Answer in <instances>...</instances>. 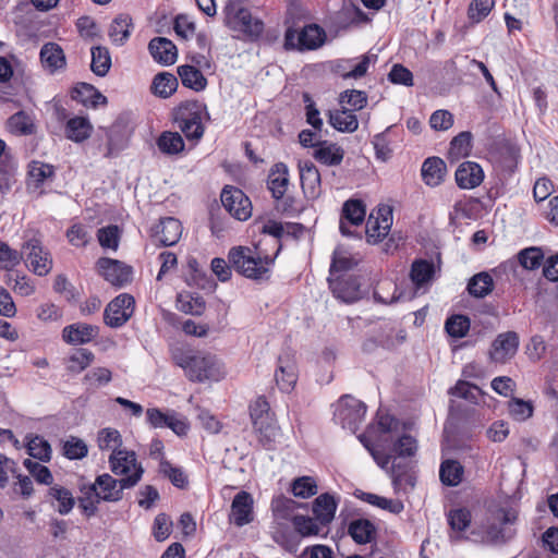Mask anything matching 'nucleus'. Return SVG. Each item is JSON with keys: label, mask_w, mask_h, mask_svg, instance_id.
<instances>
[{"label": "nucleus", "mask_w": 558, "mask_h": 558, "mask_svg": "<svg viewBox=\"0 0 558 558\" xmlns=\"http://www.w3.org/2000/svg\"><path fill=\"white\" fill-rule=\"evenodd\" d=\"M171 359L175 365L184 369L186 377L192 381H217L223 375L221 364L216 356L195 352L184 345L172 347Z\"/></svg>", "instance_id": "obj_1"}, {"label": "nucleus", "mask_w": 558, "mask_h": 558, "mask_svg": "<svg viewBox=\"0 0 558 558\" xmlns=\"http://www.w3.org/2000/svg\"><path fill=\"white\" fill-rule=\"evenodd\" d=\"M517 512L501 507L496 502L486 506L485 515L481 522V530L485 534V541L490 544L505 543L512 534L507 530V524H513Z\"/></svg>", "instance_id": "obj_2"}, {"label": "nucleus", "mask_w": 558, "mask_h": 558, "mask_svg": "<svg viewBox=\"0 0 558 558\" xmlns=\"http://www.w3.org/2000/svg\"><path fill=\"white\" fill-rule=\"evenodd\" d=\"M228 260L240 275L254 280L267 279L269 267L274 263L272 258L262 257L245 246L232 247L229 251Z\"/></svg>", "instance_id": "obj_3"}, {"label": "nucleus", "mask_w": 558, "mask_h": 558, "mask_svg": "<svg viewBox=\"0 0 558 558\" xmlns=\"http://www.w3.org/2000/svg\"><path fill=\"white\" fill-rule=\"evenodd\" d=\"M225 24L230 29L254 40L264 32V22L253 16L241 1H230L225 7Z\"/></svg>", "instance_id": "obj_4"}, {"label": "nucleus", "mask_w": 558, "mask_h": 558, "mask_svg": "<svg viewBox=\"0 0 558 558\" xmlns=\"http://www.w3.org/2000/svg\"><path fill=\"white\" fill-rule=\"evenodd\" d=\"M250 415L258 441L270 449L278 435V426L270 413V407L264 397H258L250 407Z\"/></svg>", "instance_id": "obj_5"}, {"label": "nucleus", "mask_w": 558, "mask_h": 558, "mask_svg": "<svg viewBox=\"0 0 558 558\" xmlns=\"http://www.w3.org/2000/svg\"><path fill=\"white\" fill-rule=\"evenodd\" d=\"M138 475L117 480L108 473L98 475L93 483L97 490V497L102 501L117 502L123 498V490L133 488L138 484Z\"/></svg>", "instance_id": "obj_6"}, {"label": "nucleus", "mask_w": 558, "mask_h": 558, "mask_svg": "<svg viewBox=\"0 0 558 558\" xmlns=\"http://www.w3.org/2000/svg\"><path fill=\"white\" fill-rule=\"evenodd\" d=\"M366 413V405L351 396L340 398L335 411V420L343 428L355 433L363 422Z\"/></svg>", "instance_id": "obj_7"}, {"label": "nucleus", "mask_w": 558, "mask_h": 558, "mask_svg": "<svg viewBox=\"0 0 558 558\" xmlns=\"http://www.w3.org/2000/svg\"><path fill=\"white\" fill-rule=\"evenodd\" d=\"M325 41V32L317 25L305 26L301 32L287 29L284 46L287 49L312 50L322 46Z\"/></svg>", "instance_id": "obj_8"}, {"label": "nucleus", "mask_w": 558, "mask_h": 558, "mask_svg": "<svg viewBox=\"0 0 558 558\" xmlns=\"http://www.w3.org/2000/svg\"><path fill=\"white\" fill-rule=\"evenodd\" d=\"M134 308L135 300L131 294H119L106 306L104 322L111 328H119L132 317Z\"/></svg>", "instance_id": "obj_9"}, {"label": "nucleus", "mask_w": 558, "mask_h": 558, "mask_svg": "<svg viewBox=\"0 0 558 558\" xmlns=\"http://www.w3.org/2000/svg\"><path fill=\"white\" fill-rule=\"evenodd\" d=\"M225 209L240 221L247 220L252 215V203L242 190L226 185L220 195Z\"/></svg>", "instance_id": "obj_10"}, {"label": "nucleus", "mask_w": 558, "mask_h": 558, "mask_svg": "<svg viewBox=\"0 0 558 558\" xmlns=\"http://www.w3.org/2000/svg\"><path fill=\"white\" fill-rule=\"evenodd\" d=\"M97 271L106 281L122 288L132 281L133 268L123 262L101 257L96 263Z\"/></svg>", "instance_id": "obj_11"}, {"label": "nucleus", "mask_w": 558, "mask_h": 558, "mask_svg": "<svg viewBox=\"0 0 558 558\" xmlns=\"http://www.w3.org/2000/svg\"><path fill=\"white\" fill-rule=\"evenodd\" d=\"M109 465L111 472L121 478L132 477L140 472V482L144 474V468L137 461L136 453L132 450H113L109 457Z\"/></svg>", "instance_id": "obj_12"}, {"label": "nucleus", "mask_w": 558, "mask_h": 558, "mask_svg": "<svg viewBox=\"0 0 558 558\" xmlns=\"http://www.w3.org/2000/svg\"><path fill=\"white\" fill-rule=\"evenodd\" d=\"M23 253L29 262L31 270L37 276H46L52 269V258L50 253L45 251L41 242L32 238L22 246Z\"/></svg>", "instance_id": "obj_13"}, {"label": "nucleus", "mask_w": 558, "mask_h": 558, "mask_svg": "<svg viewBox=\"0 0 558 558\" xmlns=\"http://www.w3.org/2000/svg\"><path fill=\"white\" fill-rule=\"evenodd\" d=\"M392 225V211L389 207H379L376 215L372 213L366 221L367 242L376 244L389 232Z\"/></svg>", "instance_id": "obj_14"}, {"label": "nucleus", "mask_w": 558, "mask_h": 558, "mask_svg": "<svg viewBox=\"0 0 558 558\" xmlns=\"http://www.w3.org/2000/svg\"><path fill=\"white\" fill-rule=\"evenodd\" d=\"M146 417L148 424L151 427H168L179 436L185 435L189 429V426L185 423V421L179 417V415L174 411L165 413L159 409L150 408L146 410Z\"/></svg>", "instance_id": "obj_15"}, {"label": "nucleus", "mask_w": 558, "mask_h": 558, "mask_svg": "<svg viewBox=\"0 0 558 558\" xmlns=\"http://www.w3.org/2000/svg\"><path fill=\"white\" fill-rule=\"evenodd\" d=\"M181 234V222L173 217L161 218L151 228L153 240L163 246L174 245L180 240Z\"/></svg>", "instance_id": "obj_16"}, {"label": "nucleus", "mask_w": 558, "mask_h": 558, "mask_svg": "<svg viewBox=\"0 0 558 558\" xmlns=\"http://www.w3.org/2000/svg\"><path fill=\"white\" fill-rule=\"evenodd\" d=\"M302 191L307 199H317L322 194L320 173L312 161L299 162Z\"/></svg>", "instance_id": "obj_17"}, {"label": "nucleus", "mask_w": 558, "mask_h": 558, "mask_svg": "<svg viewBox=\"0 0 558 558\" xmlns=\"http://www.w3.org/2000/svg\"><path fill=\"white\" fill-rule=\"evenodd\" d=\"M519 336L514 331H507L497 336L492 344L489 356L493 362L506 363L518 351Z\"/></svg>", "instance_id": "obj_18"}, {"label": "nucleus", "mask_w": 558, "mask_h": 558, "mask_svg": "<svg viewBox=\"0 0 558 558\" xmlns=\"http://www.w3.org/2000/svg\"><path fill=\"white\" fill-rule=\"evenodd\" d=\"M304 147L314 149L313 157L326 166H338L341 163L344 150L333 142H301Z\"/></svg>", "instance_id": "obj_19"}, {"label": "nucleus", "mask_w": 558, "mask_h": 558, "mask_svg": "<svg viewBox=\"0 0 558 558\" xmlns=\"http://www.w3.org/2000/svg\"><path fill=\"white\" fill-rule=\"evenodd\" d=\"M371 454L376 461V463L384 470L389 469V464L391 462L390 472L392 477V483L396 487H400L403 484L410 485L414 487L415 481L414 477L403 471L401 465L397 463V458H393L390 454H387L379 450H371Z\"/></svg>", "instance_id": "obj_20"}, {"label": "nucleus", "mask_w": 558, "mask_h": 558, "mask_svg": "<svg viewBox=\"0 0 558 558\" xmlns=\"http://www.w3.org/2000/svg\"><path fill=\"white\" fill-rule=\"evenodd\" d=\"M328 281L337 299L345 303H352L361 298L360 283L355 277L343 275L336 279L329 278Z\"/></svg>", "instance_id": "obj_21"}, {"label": "nucleus", "mask_w": 558, "mask_h": 558, "mask_svg": "<svg viewBox=\"0 0 558 558\" xmlns=\"http://www.w3.org/2000/svg\"><path fill=\"white\" fill-rule=\"evenodd\" d=\"M230 521L236 526H243L253 521V498L247 492H240L235 495L232 505Z\"/></svg>", "instance_id": "obj_22"}, {"label": "nucleus", "mask_w": 558, "mask_h": 558, "mask_svg": "<svg viewBox=\"0 0 558 558\" xmlns=\"http://www.w3.org/2000/svg\"><path fill=\"white\" fill-rule=\"evenodd\" d=\"M365 206L362 201L349 199L343 204L339 229L345 235H352V231L348 228V223L352 226L361 225L365 219Z\"/></svg>", "instance_id": "obj_23"}, {"label": "nucleus", "mask_w": 558, "mask_h": 558, "mask_svg": "<svg viewBox=\"0 0 558 558\" xmlns=\"http://www.w3.org/2000/svg\"><path fill=\"white\" fill-rule=\"evenodd\" d=\"M39 58L43 68L50 74H54L66 66V59L63 49L56 43H46L43 45Z\"/></svg>", "instance_id": "obj_24"}, {"label": "nucleus", "mask_w": 558, "mask_h": 558, "mask_svg": "<svg viewBox=\"0 0 558 558\" xmlns=\"http://www.w3.org/2000/svg\"><path fill=\"white\" fill-rule=\"evenodd\" d=\"M454 177L460 189L472 190L483 182L484 171L478 163L464 161L456 170Z\"/></svg>", "instance_id": "obj_25"}, {"label": "nucleus", "mask_w": 558, "mask_h": 558, "mask_svg": "<svg viewBox=\"0 0 558 558\" xmlns=\"http://www.w3.org/2000/svg\"><path fill=\"white\" fill-rule=\"evenodd\" d=\"M275 380L279 389L283 392H290L298 380L296 364L289 356H280L275 373Z\"/></svg>", "instance_id": "obj_26"}, {"label": "nucleus", "mask_w": 558, "mask_h": 558, "mask_svg": "<svg viewBox=\"0 0 558 558\" xmlns=\"http://www.w3.org/2000/svg\"><path fill=\"white\" fill-rule=\"evenodd\" d=\"M290 184L289 169L283 162L275 163L268 173L267 185L275 199H281Z\"/></svg>", "instance_id": "obj_27"}, {"label": "nucleus", "mask_w": 558, "mask_h": 558, "mask_svg": "<svg viewBox=\"0 0 558 558\" xmlns=\"http://www.w3.org/2000/svg\"><path fill=\"white\" fill-rule=\"evenodd\" d=\"M447 167L439 157H428L421 168V175L424 183L430 187L440 185L446 177Z\"/></svg>", "instance_id": "obj_28"}, {"label": "nucleus", "mask_w": 558, "mask_h": 558, "mask_svg": "<svg viewBox=\"0 0 558 558\" xmlns=\"http://www.w3.org/2000/svg\"><path fill=\"white\" fill-rule=\"evenodd\" d=\"M148 49L154 60L163 65L173 64L178 57L177 47L165 37L153 38L149 41Z\"/></svg>", "instance_id": "obj_29"}, {"label": "nucleus", "mask_w": 558, "mask_h": 558, "mask_svg": "<svg viewBox=\"0 0 558 558\" xmlns=\"http://www.w3.org/2000/svg\"><path fill=\"white\" fill-rule=\"evenodd\" d=\"M98 335V327L84 323L66 326L62 331L63 340L71 344H83L92 341Z\"/></svg>", "instance_id": "obj_30"}, {"label": "nucleus", "mask_w": 558, "mask_h": 558, "mask_svg": "<svg viewBox=\"0 0 558 558\" xmlns=\"http://www.w3.org/2000/svg\"><path fill=\"white\" fill-rule=\"evenodd\" d=\"M337 507V500L328 493L319 495L313 501V513L323 527L333 520Z\"/></svg>", "instance_id": "obj_31"}, {"label": "nucleus", "mask_w": 558, "mask_h": 558, "mask_svg": "<svg viewBox=\"0 0 558 558\" xmlns=\"http://www.w3.org/2000/svg\"><path fill=\"white\" fill-rule=\"evenodd\" d=\"M493 158L505 169L513 170L520 157V149L513 142H495Z\"/></svg>", "instance_id": "obj_32"}, {"label": "nucleus", "mask_w": 558, "mask_h": 558, "mask_svg": "<svg viewBox=\"0 0 558 558\" xmlns=\"http://www.w3.org/2000/svg\"><path fill=\"white\" fill-rule=\"evenodd\" d=\"M136 124L130 113H121L109 126L108 140H129L135 136Z\"/></svg>", "instance_id": "obj_33"}, {"label": "nucleus", "mask_w": 558, "mask_h": 558, "mask_svg": "<svg viewBox=\"0 0 558 558\" xmlns=\"http://www.w3.org/2000/svg\"><path fill=\"white\" fill-rule=\"evenodd\" d=\"M72 98L85 106L97 107L107 104V98L93 85L78 83L72 90Z\"/></svg>", "instance_id": "obj_34"}, {"label": "nucleus", "mask_w": 558, "mask_h": 558, "mask_svg": "<svg viewBox=\"0 0 558 558\" xmlns=\"http://www.w3.org/2000/svg\"><path fill=\"white\" fill-rule=\"evenodd\" d=\"M348 533L355 543L367 544L375 538L376 527L367 519H355L350 522Z\"/></svg>", "instance_id": "obj_35"}, {"label": "nucleus", "mask_w": 558, "mask_h": 558, "mask_svg": "<svg viewBox=\"0 0 558 558\" xmlns=\"http://www.w3.org/2000/svg\"><path fill=\"white\" fill-rule=\"evenodd\" d=\"M207 116L206 106L199 101H185L181 104L177 111L175 121L192 123V122H201L203 123L204 117Z\"/></svg>", "instance_id": "obj_36"}, {"label": "nucleus", "mask_w": 558, "mask_h": 558, "mask_svg": "<svg viewBox=\"0 0 558 558\" xmlns=\"http://www.w3.org/2000/svg\"><path fill=\"white\" fill-rule=\"evenodd\" d=\"M132 19L128 14H119L111 23L109 37L117 46H122L129 39L132 29Z\"/></svg>", "instance_id": "obj_37"}, {"label": "nucleus", "mask_w": 558, "mask_h": 558, "mask_svg": "<svg viewBox=\"0 0 558 558\" xmlns=\"http://www.w3.org/2000/svg\"><path fill=\"white\" fill-rule=\"evenodd\" d=\"M435 275L434 263L426 259H416L412 263L410 278L416 288H421L433 280Z\"/></svg>", "instance_id": "obj_38"}, {"label": "nucleus", "mask_w": 558, "mask_h": 558, "mask_svg": "<svg viewBox=\"0 0 558 558\" xmlns=\"http://www.w3.org/2000/svg\"><path fill=\"white\" fill-rule=\"evenodd\" d=\"M464 469L457 460H445L440 464L439 477L446 486H458L462 482Z\"/></svg>", "instance_id": "obj_39"}, {"label": "nucleus", "mask_w": 558, "mask_h": 558, "mask_svg": "<svg viewBox=\"0 0 558 558\" xmlns=\"http://www.w3.org/2000/svg\"><path fill=\"white\" fill-rule=\"evenodd\" d=\"M178 74L185 87L196 92L203 90L207 85V80L203 73L193 65H181L178 68Z\"/></svg>", "instance_id": "obj_40"}, {"label": "nucleus", "mask_w": 558, "mask_h": 558, "mask_svg": "<svg viewBox=\"0 0 558 558\" xmlns=\"http://www.w3.org/2000/svg\"><path fill=\"white\" fill-rule=\"evenodd\" d=\"M80 493L81 496L78 497V507L81 508L82 512L87 517L90 518L96 514L97 512V504L100 500V498L97 497V490L94 484H82L80 485Z\"/></svg>", "instance_id": "obj_41"}, {"label": "nucleus", "mask_w": 558, "mask_h": 558, "mask_svg": "<svg viewBox=\"0 0 558 558\" xmlns=\"http://www.w3.org/2000/svg\"><path fill=\"white\" fill-rule=\"evenodd\" d=\"M329 123L340 132H353L357 129V118L347 108L336 110L329 114Z\"/></svg>", "instance_id": "obj_42"}, {"label": "nucleus", "mask_w": 558, "mask_h": 558, "mask_svg": "<svg viewBox=\"0 0 558 558\" xmlns=\"http://www.w3.org/2000/svg\"><path fill=\"white\" fill-rule=\"evenodd\" d=\"M8 129L13 136H28L34 133V122L24 111H19L9 118Z\"/></svg>", "instance_id": "obj_43"}, {"label": "nucleus", "mask_w": 558, "mask_h": 558, "mask_svg": "<svg viewBox=\"0 0 558 558\" xmlns=\"http://www.w3.org/2000/svg\"><path fill=\"white\" fill-rule=\"evenodd\" d=\"M178 88L177 77L168 72L158 73L151 84V92L161 98L170 97Z\"/></svg>", "instance_id": "obj_44"}, {"label": "nucleus", "mask_w": 558, "mask_h": 558, "mask_svg": "<svg viewBox=\"0 0 558 558\" xmlns=\"http://www.w3.org/2000/svg\"><path fill=\"white\" fill-rule=\"evenodd\" d=\"M27 453L43 462H48L51 459V446L50 444L41 436H27Z\"/></svg>", "instance_id": "obj_45"}, {"label": "nucleus", "mask_w": 558, "mask_h": 558, "mask_svg": "<svg viewBox=\"0 0 558 558\" xmlns=\"http://www.w3.org/2000/svg\"><path fill=\"white\" fill-rule=\"evenodd\" d=\"M48 496L58 502L57 511L62 515L70 513L75 505L72 493L59 485L51 486Z\"/></svg>", "instance_id": "obj_46"}, {"label": "nucleus", "mask_w": 558, "mask_h": 558, "mask_svg": "<svg viewBox=\"0 0 558 558\" xmlns=\"http://www.w3.org/2000/svg\"><path fill=\"white\" fill-rule=\"evenodd\" d=\"M494 288V280L487 272L473 276L468 283V291L475 298H485Z\"/></svg>", "instance_id": "obj_47"}, {"label": "nucleus", "mask_w": 558, "mask_h": 558, "mask_svg": "<svg viewBox=\"0 0 558 558\" xmlns=\"http://www.w3.org/2000/svg\"><path fill=\"white\" fill-rule=\"evenodd\" d=\"M111 66V57L108 48L96 46L92 48L90 69L97 76H105Z\"/></svg>", "instance_id": "obj_48"}, {"label": "nucleus", "mask_w": 558, "mask_h": 558, "mask_svg": "<svg viewBox=\"0 0 558 558\" xmlns=\"http://www.w3.org/2000/svg\"><path fill=\"white\" fill-rule=\"evenodd\" d=\"M93 126L88 119L75 117L68 121V140H88L92 135Z\"/></svg>", "instance_id": "obj_49"}, {"label": "nucleus", "mask_w": 558, "mask_h": 558, "mask_svg": "<svg viewBox=\"0 0 558 558\" xmlns=\"http://www.w3.org/2000/svg\"><path fill=\"white\" fill-rule=\"evenodd\" d=\"M94 354L87 349L75 350L66 361V369L71 373H81L90 365Z\"/></svg>", "instance_id": "obj_50"}, {"label": "nucleus", "mask_w": 558, "mask_h": 558, "mask_svg": "<svg viewBox=\"0 0 558 558\" xmlns=\"http://www.w3.org/2000/svg\"><path fill=\"white\" fill-rule=\"evenodd\" d=\"M53 173V167L41 161L34 160L28 166L29 180L35 187L41 185L45 180L51 178Z\"/></svg>", "instance_id": "obj_51"}, {"label": "nucleus", "mask_w": 558, "mask_h": 558, "mask_svg": "<svg viewBox=\"0 0 558 558\" xmlns=\"http://www.w3.org/2000/svg\"><path fill=\"white\" fill-rule=\"evenodd\" d=\"M159 472L178 488H184L187 485V477L184 472L180 468L173 466L166 459L160 460Z\"/></svg>", "instance_id": "obj_52"}, {"label": "nucleus", "mask_w": 558, "mask_h": 558, "mask_svg": "<svg viewBox=\"0 0 558 558\" xmlns=\"http://www.w3.org/2000/svg\"><path fill=\"white\" fill-rule=\"evenodd\" d=\"M445 329L449 336L462 338L470 329V319L464 315H452L446 320Z\"/></svg>", "instance_id": "obj_53"}, {"label": "nucleus", "mask_w": 558, "mask_h": 558, "mask_svg": "<svg viewBox=\"0 0 558 558\" xmlns=\"http://www.w3.org/2000/svg\"><path fill=\"white\" fill-rule=\"evenodd\" d=\"M294 529L302 536H314L320 533L322 526L320 523L313 518L304 517V515H295L292 519Z\"/></svg>", "instance_id": "obj_54"}, {"label": "nucleus", "mask_w": 558, "mask_h": 558, "mask_svg": "<svg viewBox=\"0 0 558 558\" xmlns=\"http://www.w3.org/2000/svg\"><path fill=\"white\" fill-rule=\"evenodd\" d=\"M292 494L300 498H310L317 494V485L313 477L302 476L291 484Z\"/></svg>", "instance_id": "obj_55"}, {"label": "nucleus", "mask_w": 558, "mask_h": 558, "mask_svg": "<svg viewBox=\"0 0 558 558\" xmlns=\"http://www.w3.org/2000/svg\"><path fill=\"white\" fill-rule=\"evenodd\" d=\"M471 512L466 508H458L450 510L448 514V523L452 531L461 533L471 524Z\"/></svg>", "instance_id": "obj_56"}, {"label": "nucleus", "mask_w": 558, "mask_h": 558, "mask_svg": "<svg viewBox=\"0 0 558 558\" xmlns=\"http://www.w3.org/2000/svg\"><path fill=\"white\" fill-rule=\"evenodd\" d=\"M98 447L101 450H121L122 437L117 429L104 428L98 433Z\"/></svg>", "instance_id": "obj_57"}, {"label": "nucleus", "mask_w": 558, "mask_h": 558, "mask_svg": "<svg viewBox=\"0 0 558 558\" xmlns=\"http://www.w3.org/2000/svg\"><path fill=\"white\" fill-rule=\"evenodd\" d=\"M510 415L519 422H523L533 415V404L519 398H512L508 403Z\"/></svg>", "instance_id": "obj_58"}, {"label": "nucleus", "mask_w": 558, "mask_h": 558, "mask_svg": "<svg viewBox=\"0 0 558 558\" xmlns=\"http://www.w3.org/2000/svg\"><path fill=\"white\" fill-rule=\"evenodd\" d=\"M23 251L17 252L11 248L5 242L0 241V267L12 270L23 259Z\"/></svg>", "instance_id": "obj_59"}, {"label": "nucleus", "mask_w": 558, "mask_h": 558, "mask_svg": "<svg viewBox=\"0 0 558 558\" xmlns=\"http://www.w3.org/2000/svg\"><path fill=\"white\" fill-rule=\"evenodd\" d=\"M519 263L524 269L533 270L541 266L544 255L538 247H529L522 250L519 255Z\"/></svg>", "instance_id": "obj_60"}, {"label": "nucleus", "mask_w": 558, "mask_h": 558, "mask_svg": "<svg viewBox=\"0 0 558 558\" xmlns=\"http://www.w3.org/2000/svg\"><path fill=\"white\" fill-rule=\"evenodd\" d=\"M23 464L38 483L45 484V485L52 484L53 476L47 466L40 464L39 462L33 461L31 459H25Z\"/></svg>", "instance_id": "obj_61"}, {"label": "nucleus", "mask_w": 558, "mask_h": 558, "mask_svg": "<svg viewBox=\"0 0 558 558\" xmlns=\"http://www.w3.org/2000/svg\"><path fill=\"white\" fill-rule=\"evenodd\" d=\"M62 449L63 454L70 460L83 459L88 452L86 444L77 437H70L64 441Z\"/></svg>", "instance_id": "obj_62"}, {"label": "nucleus", "mask_w": 558, "mask_h": 558, "mask_svg": "<svg viewBox=\"0 0 558 558\" xmlns=\"http://www.w3.org/2000/svg\"><path fill=\"white\" fill-rule=\"evenodd\" d=\"M340 104L351 107L350 110H361L366 106L367 96L362 90L349 89L340 94Z\"/></svg>", "instance_id": "obj_63"}, {"label": "nucleus", "mask_w": 558, "mask_h": 558, "mask_svg": "<svg viewBox=\"0 0 558 558\" xmlns=\"http://www.w3.org/2000/svg\"><path fill=\"white\" fill-rule=\"evenodd\" d=\"M449 393L475 403L481 390L475 385L464 380H459L456 386L449 390Z\"/></svg>", "instance_id": "obj_64"}]
</instances>
